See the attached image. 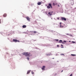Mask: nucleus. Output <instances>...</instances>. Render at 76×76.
<instances>
[{
    "instance_id": "17",
    "label": "nucleus",
    "mask_w": 76,
    "mask_h": 76,
    "mask_svg": "<svg viewBox=\"0 0 76 76\" xmlns=\"http://www.w3.org/2000/svg\"><path fill=\"white\" fill-rule=\"evenodd\" d=\"M31 73L32 75H33V74H34V72H33V71H31Z\"/></svg>"
},
{
    "instance_id": "9",
    "label": "nucleus",
    "mask_w": 76,
    "mask_h": 76,
    "mask_svg": "<svg viewBox=\"0 0 76 76\" xmlns=\"http://www.w3.org/2000/svg\"><path fill=\"white\" fill-rule=\"evenodd\" d=\"M3 16L4 17H6V16H7V14L6 13H5L4 14Z\"/></svg>"
},
{
    "instance_id": "28",
    "label": "nucleus",
    "mask_w": 76,
    "mask_h": 76,
    "mask_svg": "<svg viewBox=\"0 0 76 76\" xmlns=\"http://www.w3.org/2000/svg\"><path fill=\"white\" fill-rule=\"evenodd\" d=\"M66 35H69V34H66Z\"/></svg>"
},
{
    "instance_id": "21",
    "label": "nucleus",
    "mask_w": 76,
    "mask_h": 76,
    "mask_svg": "<svg viewBox=\"0 0 76 76\" xmlns=\"http://www.w3.org/2000/svg\"><path fill=\"white\" fill-rule=\"evenodd\" d=\"M27 60H29V58L27 57Z\"/></svg>"
},
{
    "instance_id": "26",
    "label": "nucleus",
    "mask_w": 76,
    "mask_h": 76,
    "mask_svg": "<svg viewBox=\"0 0 76 76\" xmlns=\"http://www.w3.org/2000/svg\"><path fill=\"white\" fill-rule=\"evenodd\" d=\"M64 42H67L65 40L64 41Z\"/></svg>"
},
{
    "instance_id": "32",
    "label": "nucleus",
    "mask_w": 76,
    "mask_h": 76,
    "mask_svg": "<svg viewBox=\"0 0 76 76\" xmlns=\"http://www.w3.org/2000/svg\"><path fill=\"white\" fill-rule=\"evenodd\" d=\"M61 47V48H64V47L63 46Z\"/></svg>"
},
{
    "instance_id": "18",
    "label": "nucleus",
    "mask_w": 76,
    "mask_h": 76,
    "mask_svg": "<svg viewBox=\"0 0 76 76\" xmlns=\"http://www.w3.org/2000/svg\"><path fill=\"white\" fill-rule=\"evenodd\" d=\"M55 40L56 41H58V39H56Z\"/></svg>"
},
{
    "instance_id": "23",
    "label": "nucleus",
    "mask_w": 76,
    "mask_h": 76,
    "mask_svg": "<svg viewBox=\"0 0 76 76\" xmlns=\"http://www.w3.org/2000/svg\"><path fill=\"white\" fill-rule=\"evenodd\" d=\"M72 43H75V42H74V41H72Z\"/></svg>"
},
{
    "instance_id": "29",
    "label": "nucleus",
    "mask_w": 76,
    "mask_h": 76,
    "mask_svg": "<svg viewBox=\"0 0 76 76\" xmlns=\"http://www.w3.org/2000/svg\"><path fill=\"white\" fill-rule=\"evenodd\" d=\"M58 7H60V5H58Z\"/></svg>"
},
{
    "instance_id": "27",
    "label": "nucleus",
    "mask_w": 76,
    "mask_h": 76,
    "mask_svg": "<svg viewBox=\"0 0 76 76\" xmlns=\"http://www.w3.org/2000/svg\"><path fill=\"white\" fill-rule=\"evenodd\" d=\"M1 23V19L0 20V23Z\"/></svg>"
},
{
    "instance_id": "39",
    "label": "nucleus",
    "mask_w": 76,
    "mask_h": 76,
    "mask_svg": "<svg viewBox=\"0 0 76 76\" xmlns=\"http://www.w3.org/2000/svg\"><path fill=\"white\" fill-rule=\"evenodd\" d=\"M51 19H52V18Z\"/></svg>"
},
{
    "instance_id": "30",
    "label": "nucleus",
    "mask_w": 76,
    "mask_h": 76,
    "mask_svg": "<svg viewBox=\"0 0 76 76\" xmlns=\"http://www.w3.org/2000/svg\"><path fill=\"white\" fill-rule=\"evenodd\" d=\"M61 55L62 56H63V55H64V54H61Z\"/></svg>"
},
{
    "instance_id": "16",
    "label": "nucleus",
    "mask_w": 76,
    "mask_h": 76,
    "mask_svg": "<svg viewBox=\"0 0 76 76\" xmlns=\"http://www.w3.org/2000/svg\"><path fill=\"white\" fill-rule=\"evenodd\" d=\"M71 55L72 56H76V55L71 54Z\"/></svg>"
},
{
    "instance_id": "15",
    "label": "nucleus",
    "mask_w": 76,
    "mask_h": 76,
    "mask_svg": "<svg viewBox=\"0 0 76 76\" xmlns=\"http://www.w3.org/2000/svg\"><path fill=\"white\" fill-rule=\"evenodd\" d=\"M33 33L34 34H36V33H37V32L36 31H34L33 32Z\"/></svg>"
},
{
    "instance_id": "14",
    "label": "nucleus",
    "mask_w": 76,
    "mask_h": 76,
    "mask_svg": "<svg viewBox=\"0 0 76 76\" xmlns=\"http://www.w3.org/2000/svg\"><path fill=\"white\" fill-rule=\"evenodd\" d=\"M61 42H62V40H59V42L60 43H61Z\"/></svg>"
},
{
    "instance_id": "8",
    "label": "nucleus",
    "mask_w": 76,
    "mask_h": 76,
    "mask_svg": "<svg viewBox=\"0 0 76 76\" xmlns=\"http://www.w3.org/2000/svg\"><path fill=\"white\" fill-rule=\"evenodd\" d=\"M45 66H43L42 67V70H45Z\"/></svg>"
},
{
    "instance_id": "2",
    "label": "nucleus",
    "mask_w": 76,
    "mask_h": 76,
    "mask_svg": "<svg viewBox=\"0 0 76 76\" xmlns=\"http://www.w3.org/2000/svg\"><path fill=\"white\" fill-rule=\"evenodd\" d=\"M50 7L51 8H53V7H52V5H51V4H49V6H48L47 7V8L48 9H50Z\"/></svg>"
},
{
    "instance_id": "4",
    "label": "nucleus",
    "mask_w": 76,
    "mask_h": 76,
    "mask_svg": "<svg viewBox=\"0 0 76 76\" xmlns=\"http://www.w3.org/2000/svg\"><path fill=\"white\" fill-rule=\"evenodd\" d=\"M13 42H19V41L18 40L16 39H13L12 40Z\"/></svg>"
},
{
    "instance_id": "36",
    "label": "nucleus",
    "mask_w": 76,
    "mask_h": 76,
    "mask_svg": "<svg viewBox=\"0 0 76 76\" xmlns=\"http://www.w3.org/2000/svg\"><path fill=\"white\" fill-rule=\"evenodd\" d=\"M69 42H70V41H69Z\"/></svg>"
},
{
    "instance_id": "6",
    "label": "nucleus",
    "mask_w": 76,
    "mask_h": 76,
    "mask_svg": "<svg viewBox=\"0 0 76 76\" xmlns=\"http://www.w3.org/2000/svg\"><path fill=\"white\" fill-rule=\"evenodd\" d=\"M71 3L72 5H73L74 4V1L73 0H71Z\"/></svg>"
},
{
    "instance_id": "33",
    "label": "nucleus",
    "mask_w": 76,
    "mask_h": 76,
    "mask_svg": "<svg viewBox=\"0 0 76 76\" xmlns=\"http://www.w3.org/2000/svg\"><path fill=\"white\" fill-rule=\"evenodd\" d=\"M56 4V5H57V3H56V4Z\"/></svg>"
},
{
    "instance_id": "7",
    "label": "nucleus",
    "mask_w": 76,
    "mask_h": 76,
    "mask_svg": "<svg viewBox=\"0 0 76 76\" xmlns=\"http://www.w3.org/2000/svg\"><path fill=\"white\" fill-rule=\"evenodd\" d=\"M26 19H27V20H28V21H29V22H30V18H29V17H26Z\"/></svg>"
},
{
    "instance_id": "3",
    "label": "nucleus",
    "mask_w": 76,
    "mask_h": 76,
    "mask_svg": "<svg viewBox=\"0 0 76 76\" xmlns=\"http://www.w3.org/2000/svg\"><path fill=\"white\" fill-rule=\"evenodd\" d=\"M59 25L60 28H63V27H64V24L63 23H60Z\"/></svg>"
},
{
    "instance_id": "37",
    "label": "nucleus",
    "mask_w": 76,
    "mask_h": 76,
    "mask_svg": "<svg viewBox=\"0 0 76 76\" xmlns=\"http://www.w3.org/2000/svg\"><path fill=\"white\" fill-rule=\"evenodd\" d=\"M62 44H64V42H62Z\"/></svg>"
},
{
    "instance_id": "1",
    "label": "nucleus",
    "mask_w": 76,
    "mask_h": 76,
    "mask_svg": "<svg viewBox=\"0 0 76 76\" xmlns=\"http://www.w3.org/2000/svg\"><path fill=\"white\" fill-rule=\"evenodd\" d=\"M23 55H25L26 57H30V56H32V55L30 53H28V52L23 53Z\"/></svg>"
},
{
    "instance_id": "31",
    "label": "nucleus",
    "mask_w": 76,
    "mask_h": 76,
    "mask_svg": "<svg viewBox=\"0 0 76 76\" xmlns=\"http://www.w3.org/2000/svg\"><path fill=\"white\" fill-rule=\"evenodd\" d=\"M57 47H59V45H57Z\"/></svg>"
},
{
    "instance_id": "25",
    "label": "nucleus",
    "mask_w": 76,
    "mask_h": 76,
    "mask_svg": "<svg viewBox=\"0 0 76 76\" xmlns=\"http://www.w3.org/2000/svg\"><path fill=\"white\" fill-rule=\"evenodd\" d=\"M49 54L50 55V56H51V55H52L51 53H50Z\"/></svg>"
},
{
    "instance_id": "11",
    "label": "nucleus",
    "mask_w": 76,
    "mask_h": 76,
    "mask_svg": "<svg viewBox=\"0 0 76 76\" xmlns=\"http://www.w3.org/2000/svg\"><path fill=\"white\" fill-rule=\"evenodd\" d=\"M38 5H41V2H39L37 3Z\"/></svg>"
},
{
    "instance_id": "22",
    "label": "nucleus",
    "mask_w": 76,
    "mask_h": 76,
    "mask_svg": "<svg viewBox=\"0 0 76 76\" xmlns=\"http://www.w3.org/2000/svg\"><path fill=\"white\" fill-rule=\"evenodd\" d=\"M53 6H55V3H53Z\"/></svg>"
},
{
    "instance_id": "10",
    "label": "nucleus",
    "mask_w": 76,
    "mask_h": 76,
    "mask_svg": "<svg viewBox=\"0 0 76 76\" xmlns=\"http://www.w3.org/2000/svg\"><path fill=\"white\" fill-rule=\"evenodd\" d=\"M31 70H29L27 72V74L28 75V74H29V73H30V72H31Z\"/></svg>"
},
{
    "instance_id": "12",
    "label": "nucleus",
    "mask_w": 76,
    "mask_h": 76,
    "mask_svg": "<svg viewBox=\"0 0 76 76\" xmlns=\"http://www.w3.org/2000/svg\"><path fill=\"white\" fill-rule=\"evenodd\" d=\"M23 28H26V25H23L22 26Z\"/></svg>"
},
{
    "instance_id": "38",
    "label": "nucleus",
    "mask_w": 76,
    "mask_h": 76,
    "mask_svg": "<svg viewBox=\"0 0 76 76\" xmlns=\"http://www.w3.org/2000/svg\"><path fill=\"white\" fill-rule=\"evenodd\" d=\"M54 58H53V59H54Z\"/></svg>"
},
{
    "instance_id": "34",
    "label": "nucleus",
    "mask_w": 76,
    "mask_h": 76,
    "mask_svg": "<svg viewBox=\"0 0 76 76\" xmlns=\"http://www.w3.org/2000/svg\"><path fill=\"white\" fill-rule=\"evenodd\" d=\"M61 46H63V45H61Z\"/></svg>"
},
{
    "instance_id": "5",
    "label": "nucleus",
    "mask_w": 76,
    "mask_h": 76,
    "mask_svg": "<svg viewBox=\"0 0 76 76\" xmlns=\"http://www.w3.org/2000/svg\"><path fill=\"white\" fill-rule=\"evenodd\" d=\"M61 19L62 20H65V21L66 20V18H65L64 17H61Z\"/></svg>"
},
{
    "instance_id": "24",
    "label": "nucleus",
    "mask_w": 76,
    "mask_h": 76,
    "mask_svg": "<svg viewBox=\"0 0 76 76\" xmlns=\"http://www.w3.org/2000/svg\"><path fill=\"white\" fill-rule=\"evenodd\" d=\"M69 36H70V37H72V34H69Z\"/></svg>"
},
{
    "instance_id": "19",
    "label": "nucleus",
    "mask_w": 76,
    "mask_h": 76,
    "mask_svg": "<svg viewBox=\"0 0 76 76\" xmlns=\"http://www.w3.org/2000/svg\"><path fill=\"white\" fill-rule=\"evenodd\" d=\"M47 56H50V54H47Z\"/></svg>"
},
{
    "instance_id": "13",
    "label": "nucleus",
    "mask_w": 76,
    "mask_h": 76,
    "mask_svg": "<svg viewBox=\"0 0 76 76\" xmlns=\"http://www.w3.org/2000/svg\"><path fill=\"white\" fill-rule=\"evenodd\" d=\"M48 14L49 15H50V16H51V15H52V14L50 12H49L48 13Z\"/></svg>"
},
{
    "instance_id": "20",
    "label": "nucleus",
    "mask_w": 76,
    "mask_h": 76,
    "mask_svg": "<svg viewBox=\"0 0 76 76\" xmlns=\"http://www.w3.org/2000/svg\"><path fill=\"white\" fill-rule=\"evenodd\" d=\"M57 19H58V20H59V19H60V17L57 18Z\"/></svg>"
},
{
    "instance_id": "35",
    "label": "nucleus",
    "mask_w": 76,
    "mask_h": 76,
    "mask_svg": "<svg viewBox=\"0 0 76 76\" xmlns=\"http://www.w3.org/2000/svg\"><path fill=\"white\" fill-rule=\"evenodd\" d=\"M63 70H62L61 71V72H63Z\"/></svg>"
}]
</instances>
